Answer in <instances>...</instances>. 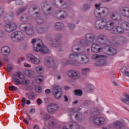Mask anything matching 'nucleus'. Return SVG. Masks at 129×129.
Masks as SVG:
<instances>
[{"label":"nucleus","mask_w":129,"mask_h":129,"mask_svg":"<svg viewBox=\"0 0 129 129\" xmlns=\"http://www.w3.org/2000/svg\"><path fill=\"white\" fill-rule=\"evenodd\" d=\"M63 38L62 35L60 33L56 34L55 38H54L55 40H57L59 42V40H61Z\"/></svg>","instance_id":"13d9d810"},{"label":"nucleus","mask_w":129,"mask_h":129,"mask_svg":"<svg viewBox=\"0 0 129 129\" xmlns=\"http://www.w3.org/2000/svg\"><path fill=\"white\" fill-rule=\"evenodd\" d=\"M80 58L83 64H88V63H89V58L85 55V54L80 53L79 59H80Z\"/></svg>","instance_id":"cd10ccee"},{"label":"nucleus","mask_w":129,"mask_h":129,"mask_svg":"<svg viewBox=\"0 0 129 129\" xmlns=\"http://www.w3.org/2000/svg\"><path fill=\"white\" fill-rule=\"evenodd\" d=\"M110 18L114 21H121V16L118 12H114L110 14Z\"/></svg>","instance_id":"5701e85b"},{"label":"nucleus","mask_w":129,"mask_h":129,"mask_svg":"<svg viewBox=\"0 0 129 129\" xmlns=\"http://www.w3.org/2000/svg\"><path fill=\"white\" fill-rule=\"evenodd\" d=\"M121 26H114L112 30V34L116 35H122L124 33V30H129V23L126 21H123L121 24Z\"/></svg>","instance_id":"7ed1b4c3"},{"label":"nucleus","mask_w":129,"mask_h":129,"mask_svg":"<svg viewBox=\"0 0 129 129\" xmlns=\"http://www.w3.org/2000/svg\"><path fill=\"white\" fill-rule=\"evenodd\" d=\"M53 5L55 8H60L61 7V9H66V3L63 0H54L53 1Z\"/></svg>","instance_id":"6ab92c4d"},{"label":"nucleus","mask_w":129,"mask_h":129,"mask_svg":"<svg viewBox=\"0 0 129 129\" xmlns=\"http://www.w3.org/2000/svg\"><path fill=\"white\" fill-rule=\"evenodd\" d=\"M93 14L95 18L99 19V18H103V17L107 16L109 14V10L107 8L101 7L99 9H95Z\"/></svg>","instance_id":"39448f33"},{"label":"nucleus","mask_w":129,"mask_h":129,"mask_svg":"<svg viewBox=\"0 0 129 129\" xmlns=\"http://www.w3.org/2000/svg\"><path fill=\"white\" fill-rule=\"evenodd\" d=\"M62 64L63 66H66V65H68V64H70L72 65V61L71 60H63L62 61Z\"/></svg>","instance_id":"5fc2aeb1"},{"label":"nucleus","mask_w":129,"mask_h":129,"mask_svg":"<svg viewBox=\"0 0 129 129\" xmlns=\"http://www.w3.org/2000/svg\"><path fill=\"white\" fill-rule=\"evenodd\" d=\"M56 18L58 20H63L67 17V12L63 10H58L56 12Z\"/></svg>","instance_id":"412c9836"},{"label":"nucleus","mask_w":129,"mask_h":129,"mask_svg":"<svg viewBox=\"0 0 129 129\" xmlns=\"http://www.w3.org/2000/svg\"><path fill=\"white\" fill-rule=\"evenodd\" d=\"M93 85L92 84H89L87 86V91L88 92H92L93 90Z\"/></svg>","instance_id":"8fccbe9b"},{"label":"nucleus","mask_w":129,"mask_h":129,"mask_svg":"<svg viewBox=\"0 0 129 129\" xmlns=\"http://www.w3.org/2000/svg\"><path fill=\"white\" fill-rule=\"evenodd\" d=\"M50 117L51 116H50V115H49L48 113H45L43 115L42 119L45 121H47V120H49V119H50Z\"/></svg>","instance_id":"603ef678"},{"label":"nucleus","mask_w":129,"mask_h":129,"mask_svg":"<svg viewBox=\"0 0 129 129\" xmlns=\"http://www.w3.org/2000/svg\"><path fill=\"white\" fill-rule=\"evenodd\" d=\"M41 8L43 12H52L53 11V8L49 7V5L45 2H43L41 4Z\"/></svg>","instance_id":"bb28decb"},{"label":"nucleus","mask_w":129,"mask_h":129,"mask_svg":"<svg viewBox=\"0 0 129 129\" xmlns=\"http://www.w3.org/2000/svg\"><path fill=\"white\" fill-rule=\"evenodd\" d=\"M106 25V19L101 18L96 21L95 27L97 30H102V29H104Z\"/></svg>","instance_id":"f8f14e48"},{"label":"nucleus","mask_w":129,"mask_h":129,"mask_svg":"<svg viewBox=\"0 0 129 129\" xmlns=\"http://www.w3.org/2000/svg\"><path fill=\"white\" fill-rule=\"evenodd\" d=\"M72 50L74 53H75V50L77 51H80V50H81V48L78 47V45L76 44L73 46Z\"/></svg>","instance_id":"864d4df0"},{"label":"nucleus","mask_w":129,"mask_h":129,"mask_svg":"<svg viewBox=\"0 0 129 129\" xmlns=\"http://www.w3.org/2000/svg\"><path fill=\"white\" fill-rule=\"evenodd\" d=\"M44 79V78L42 77V75H39L36 77V80L37 83H39V84L41 83H43V80Z\"/></svg>","instance_id":"c03bdc74"},{"label":"nucleus","mask_w":129,"mask_h":129,"mask_svg":"<svg viewBox=\"0 0 129 129\" xmlns=\"http://www.w3.org/2000/svg\"><path fill=\"white\" fill-rule=\"evenodd\" d=\"M49 27L47 26H40L36 28V32H37L38 34H45V33H47Z\"/></svg>","instance_id":"4be33fe9"},{"label":"nucleus","mask_w":129,"mask_h":129,"mask_svg":"<svg viewBox=\"0 0 129 129\" xmlns=\"http://www.w3.org/2000/svg\"><path fill=\"white\" fill-rule=\"evenodd\" d=\"M59 109H60L59 106L56 104L51 103L47 106V111L48 113H50L51 114L56 113V112L59 110Z\"/></svg>","instance_id":"ddd939ff"},{"label":"nucleus","mask_w":129,"mask_h":129,"mask_svg":"<svg viewBox=\"0 0 129 129\" xmlns=\"http://www.w3.org/2000/svg\"><path fill=\"white\" fill-rule=\"evenodd\" d=\"M9 90H11V91H16L18 89V88L15 87V86H11L9 87Z\"/></svg>","instance_id":"338daca9"},{"label":"nucleus","mask_w":129,"mask_h":129,"mask_svg":"<svg viewBox=\"0 0 129 129\" xmlns=\"http://www.w3.org/2000/svg\"><path fill=\"white\" fill-rule=\"evenodd\" d=\"M112 41L116 45H122L125 43V37L122 36H114L112 37Z\"/></svg>","instance_id":"9b49d317"},{"label":"nucleus","mask_w":129,"mask_h":129,"mask_svg":"<svg viewBox=\"0 0 129 129\" xmlns=\"http://www.w3.org/2000/svg\"><path fill=\"white\" fill-rule=\"evenodd\" d=\"M24 74L30 78H33L35 76V72L34 71L28 70L24 71Z\"/></svg>","instance_id":"c9c22d12"},{"label":"nucleus","mask_w":129,"mask_h":129,"mask_svg":"<svg viewBox=\"0 0 129 129\" xmlns=\"http://www.w3.org/2000/svg\"><path fill=\"white\" fill-rule=\"evenodd\" d=\"M55 124H56V122L54 119L50 120L48 122V126L49 127H54Z\"/></svg>","instance_id":"37998d69"},{"label":"nucleus","mask_w":129,"mask_h":129,"mask_svg":"<svg viewBox=\"0 0 129 129\" xmlns=\"http://www.w3.org/2000/svg\"><path fill=\"white\" fill-rule=\"evenodd\" d=\"M101 57H102V55L99 54H93L91 56V59L93 60H95L96 59H98V58H100Z\"/></svg>","instance_id":"4d7b16f0"},{"label":"nucleus","mask_w":129,"mask_h":129,"mask_svg":"<svg viewBox=\"0 0 129 129\" xmlns=\"http://www.w3.org/2000/svg\"><path fill=\"white\" fill-rule=\"evenodd\" d=\"M4 15H5V9L3 7H0V18L3 17Z\"/></svg>","instance_id":"e2e57ef3"},{"label":"nucleus","mask_w":129,"mask_h":129,"mask_svg":"<svg viewBox=\"0 0 129 129\" xmlns=\"http://www.w3.org/2000/svg\"><path fill=\"white\" fill-rule=\"evenodd\" d=\"M76 113V112H75V109H72L70 111V116L71 118L72 119V116H73V115H75V114Z\"/></svg>","instance_id":"69168bd1"},{"label":"nucleus","mask_w":129,"mask_h":129,"mask_svg":"<svg viewBox=\"0 0 129 129\" xmlns=\"http://www.w3.org/2000/svg\"><path fill=\"white\" fill-rule=\"evenodd\" d=\"M36 97V93H31L28 95V99H30V100H33V99H35Z\"/></svg>","instance_id":"3c124183"},{"label":"nucleus","mask_w":129,"mask_h":129,"mask_svg":"<svg viewBox=\"0 0 129 129\" xmlns=\"http://www.w3.org/2000/svg\"><path fill=\"white\" fill-rule=\"evenodd\" d=\"M120 14L125 18H129V8L126 7H122L119 10Z\"/></svg>","instance_id":"aec40b11"},{"label":"nucleus","mask_w":129,"mask_h":129,"mask_svg":"<svg viewBox=\"0 0 129 129\" xmlns=\"http://www.w3.org/2000/svg\"><path fill=\"white\" fill-rule=\"evenodd\" d=\"M85 39L87 40L90 44H93L97 41V43L102 46H111L112 42L108 39V37L104 34H99L97 36L94 33H89L85 35Z\"/></svg>","instance_id":"f257e3e1"},{"label":"nucleus","mask_w":129,"mask_h":129,"mask_svg":"<svg viewBox=\"0 0 129 129\" xmlns=\"http://www.w3.org/2000/svg\"><path fill=\"white\" fill-rule=\"evenodd\" d=\"M44 64L48 68H53V69H57V66L55 63L54 58L51 56H46L44 57Z\"/></svg>","instance_id":"0eeeda50"},{"label":"nucleus","mask_w":129,"mask_h":129,"mask_svg":"<svg viewBox=\"0 0 129 129\" xmlns=\"http://www.w3.org/2000/svg\"><path fill=\"white\" fill-rule=\"evenodd\" d=\"M82 74L85 76L88 75V74L90 73V69L89 68H84L81 69Z\"/></svg>","instance_id":"ea45409f"},{"label":"nucleus","mask_w":129,"mask_h":129,"mask_svg":"<svg viewBox=\"0 0 129 129\" xmlns=\"http://www.w3.org/2000/svg\"><path fill=\"white\" fill-rule=\"evenodd\" d=\"M11 39L14 42H22L25 39V34L21 31H16L12 34Z\"/></svg>","instance_id":"423d86ee"},{"label":"nucleus","mask_w":129,"mask_h":129,"mask_svg":"<svg viewBox=\"0 0 129 129\" xmlns=\"http://www.w3.org/2000/svg\"><path fill=\"white\" fill-rule=\"evenodd\" d=\"M15 19V14L13 12H8L4 17V21L6 24H11Z\"/></svg>","instance_id":"4468645a"},{"label":"nucleus","mask_w":129,"mask_h":129,"mask_svg":"<svg viewBox=\"0 0 129 129\" xmlns=\"http://www.w3.org/2000/svg\"><path fill=\"white\" fill-rule=\"evenodd\" d=\"M95 64L96 66H104V65L107 64V62L105 59L101 56V57L98 58V59L96 60Z\"/></svg>","instance_id":"a878e982"},{"label":"nucleus","mask_w":129,"mask_h":129,"mask_svg":"<svg viewBox=\"0 0 129 129\" xmlns=\"http://www.w3.org/2000/svg\"><path fill=\"white\" fill-rule=\"evenodd\" d=\"M35 91L37 92V93H41V92H42V88L40 86H36L35 87Z\"/></svg>","instance_id":"0e129e2a"},{"label":"nucleus","mask_w":129,"mask_h":129,"mask_svg":"<svg viewBox=\"0 0 129 129\" xmlns=\"http://www.w3.org/2000/svg\"><path fill=\"white\" fill-rule=\"evenodd\" d=\"M64 28H65V25L61 22H56L55 24L54 29L58 31H62V30H64Z\"/></svg>","instance_id":"2f4dec72"},{"label":"nucleus","mask_w":129,"mask_h":129,"mask_svg":"<svg viewBox=\"0 0 129 129\" xmlns=\"http://www.w3.org/2000/svg\"><path fill=\"white\" fill-rule=\"evenodd\" d=\"M92 7V4H86L84 6V11H88Z\"/></svg>","instance_id":"09e8293b"},{"label":"nucleus","mask_w":129,"mask_h":129,"mask_svg":"<svg viewBox=\"0 0 129 129\" xmlns=\"http://www.w3.org/2000/svg\"><path fill=\"white\" fill-rule=\"evenodd\" d=\"M7 69L8 72H12V71L14 70V67H13V65L12 64H8L7 66Z\"/></svg>","instance_id":"6e6d98bb"},{"label":"nucleus","mask_w":129,"mask_h":129,"mask_svg":"<svg viewBox=\"0 0 129 129\" xmlns=\"http://www.w3.org/2000/svg\"><path fill=\"white\" fill-rule=\"evenodd\" d=\"M116 49L112 47H109L107 49V54L109 56H114V55L116 54Z\"/></svg>","instance_id":"473e14b6"},{"label":"nucleus","mask_w":129,"mask_h":129,"mask_svg":"<svg viewBox=\"0 0 129 129\" xmlns=\"http://www.w3.org/2000/svg\"><path fill=\"white\" fill-rule=\"evenodd\" d=\"M91 50L94 53H98L101 50L99 44L97 43H92Z\"/></svg>","instance_id":"c756f323"},{"label":"nucleus","mask_w":129,"mask_h":129,"mask_svg":"<svg viewBox=\"0 0 129 129\" xmlns=\"http://www.w3.org/2000/svg\"><path fill=\"white\" fill-rule=\"evenodd\" d=\"M50 45L52 47H59L60 46V41L57 40V39H53L50 41Z\"/></svg>","instance_id":"e433bc0d"},{"label":"nucleus","mask_w":129,"mask_h":129,"mask_svg":"<svg viewBox=\"0 0 129 129\" xmlns=\"http://www.w3.org/2000/svg\"><path fill=\"white\" fill-rule=\"evenodd\" d=\"M123 125H124V121H122L117 120L113 122V126L114 128L120 129Z\"/></svg>","instance_id":"b1692460"},{"label":"nucleus","mask_w":129,"mask_h":129,"mask_svg":"<svg viewBox=\"0 0 129 129\" xmlns=\"http://www.w3.org/2000/svg\"><path fill=\"white\" fill-rule=\"evenodd\" d=\"M68 27L70 30H73L75 28V24L72 23H69L68 24Z\"/></svg>","instance_id":"052dcab7"},{"label":"nucleus","mask_w":129,"mask_h":129,"mask_svg":"<svg viewBox=\"0 0 129 129\" xmlns=\"http://www.w3.org/2000/svg\"><path fill=\"white\" fill-rule=\"evenodd\" d=\"M80 44L83 47H87L90 43L88 41L87 39L85 38H82L80 40Z\"/></svg>","instance_id":"f704fd0d"},{"label":"nucleus","mask_w":129,"mask_h":129,"mask_svg":"<svg viewBox=\"0 0 129 129\" xmlns=\"http://www.w3.org/2000/svg\"><path fill=\"white\" fill-rule=\"evenodd\" d=\"M80 56V53H74L70 54L69 55V59L71 60L72 65H74L75 66H79V63L77 61L78 59H79V57Z\"/></svg>","instance_id":"9d476101"},{"label":"nucleus","mask_w":129,"mask_h":129,"mask_svg":"<svg viewBox=\"0 0 129 129\" xmlns=\"http://www.w3.org/2000/svg\"><path fill=\"white\" fill-rule=\"evenodd\" d=\"M20 29L23 32H25L26 35L32 36L35 34V29L34 26L30 23H24L20 25Z\"/></svg>","instance_id":"20e7f679"},{"label":"nucleus","mask_w":129,"mask_h":129,"mask_svg":"<svg viewBox=\"0 0 129 129\" xmlns=\"http://www.w3.org/2000/svg\"><path fill=\"white\" fill-rule=\"evenodd\" d=\"M68 125L70 129H80V125L76 122H70Z\"/></svg>","instance_id":"c85d7f7f"},{"label":"nucleus","mask_w":129,"mask_h":129,"mask_svg":"<svg viewBox=\"0 0 129 129\" xmlns=\"http://www.w3.org/2000/svg\"><path fill=\"white\" fill-rule=\"evenodd\" d=\"M15 76L16 77H18V78H20V79H24L25 78V76H24V74L21 72H17L15 74Z\"/></svg>","instance_id":"49530a36"},{"label":"nucleus","mask_w":129,"mask_h":129,"mask_svg":"<svg viewBox=\"0 0 129 129\" xmlns=\"http://www.w3.org/2000/svg\"><path fill=\"white\" fill-rule=\"evenodd\" d=\"M121 72L123 74V75L129 77V72H127L123 69H122Z\"/></svg>","instance_id":"680f3d73"},{"label":"nucleus","mask_w":129,"mask_h":129,"mask_svg":"<svg viewBox=\"0 0 129 129\" xmlns=\"http://www.w3.org/2000/svg\"><path fill=\"white\" fill-rule=\"evenodd\" d=\"M124 97L125 98H121L120 99L121 101L124 102V103H125L126 104H127V105H129V95H125Z\"/></svg>","instance_id":"4c0bfd02"},{"label":"nucleus","mask_w":129,"mask_h":129,"mask_svg":"<svg viewBox=\"0 0 129 129\" xmlns=\"http://www.w3.org/2000/svg\"><path fill=\"white\" fill-rule=\"evenodd\" d=\"M114 22L112 20L107 21L106 19V25L104 28L108 31H111V33H112V30L114 28Z\"/></svg>","instance_id":"a211bd4d"},{"label":"nucleus","mask_w":129,"mask_h":129,"mask_svg":"<svg viewBox=\"0 0 129 129\" xmlns=\"http://www.w3.org/2000/svg\"><path fill=\"white\" fill-rule=\"evenodd\" d=\"M36 70L39 74H42V73H43V68H42V67H37Z\"/></svg>","instance_id":"bf43d9fd"},{"label":"nucleus","mask_w":129,"mask_h":129,"mask_svg":"<svg viewBox=\"0 0 129 129\" xmlns=\"http://www.w3.org/2000/svg\"><path fill=\"white\" fill-rule=\"evenodd\" d=\"M12 80L14 82V83H15V84H16V85H20V84H21L22 83H21V81L15 77H13L12 79Z\"/></svg>","instance_id":"de8ad7c7"},{"label":"nucleus","mask_w":129,"mask_h":129,"mask_svg":"<svg viewBox=\"0 0 129 129\" xmlns=\"http://www.w3.org/2000/svg\"><path fill=\"white\" fill-rule=\"evenodd\" d=\"M68 76L73 80H78L81 77L80 72L75 70H70L67 73Z\"/></svg>","instance_id":"1a4fd4ad"},{"label":"nucleus","mask_w":129,"mask_h":129,"mask_svg":"<svg viewBox=\"0 0 129 129\" xmlns=\"http://www.w3.org/2000/svg\"><path fill=\"white\" fill-rule=\"evenodd\" d=\"M20 21L21 22H23V23H26V22H29L30 20V17H29V15L27 14H22L20 16Z\"/></svg>","instance_id":"72a5a7b5"},{"label":"nucleus","mask_w":129,"mask_h":129,"mask_svg":"<svg viewBox=\"0 0 129 129\" xmlns=\"http://www.w3.org/2000/svg\"><path fill=\"white\" fill-rule=\"evenodd\" d=\"M44 46V44L42 42V40H38V43L34 44V49L36 52H41L42 48Z\"/></svg>","instance_id":"393cba45"},{"label":"nucleus","mask_w":129,"mask_h":129,"mask_svg":"<svg viewBox=\"0 0 129 129\" xmlns=\"http://www.w3.org/2000/svg\"><path fill=\"white\" fill-rule=\"evenodd\" d=\"M74 118L75 121H81L82 120V115L80 113H77L75 114Z\"/></svg>","instance_id":"79ce46f5"},{"label":"nucleus","mask_w":129,"mask_h":129,"mask_svg":"<svg viewBox=\"0 0 129 129\" xmlns=\"http://www.w3.org/2000/svg\"><path fill=\"white\" fill-rule=\"evenodd\" d=\"M1 52L4 56H8L11 53V48L8 46H5L2 48Z\"/></svg>","instance_id":"7c9ffc66"},{"label":"nucleus","mask_w":129,"mask_h":129,"mask_svg":"<svg viewBox=\"0 0 129 129\" xmlns=\"http://www.w3.org/2000/svg\"><path fill=\"white\" fill-rule=\"evenodd\" d=\"M17 29V24L15 23L8 24L5 26V30L7 33H12Z\"/></svg>","instance_id":"f3484780"},{"label":"nucleus","mask_w":129,"mask_h":129,"mask_svg":"<svg viewBox=\"0 0 129 129\" xmlns=\"http://www.w3.org/2000/svg\"><path fill=\"white\" fill-rule=\"evenodd\" d=\"M49 18L48 15L43 14L36 18V23L38 25H42V24L45 23L47 20L49 19Z\"/></svg>","instance_id":"dca6fc26"},{"label":"nucleus","mask_w":129,"mask_h":129,"mask_svg":"<svg viewBox=\"0 0 129 129\" xmlns=\"http://www.w3.org/2000/svg\"><path fill=\"white\" fill-rule=\"evenodd\" d=\"M26 10H27L26 7H23L18 9V10L16 12V16H20V15L23 14Z\"/></svg>","instance_id":"58836bf2"},{"label":"nucleus","mask_w":129,"mask_h":129,"mask_svg":"<svg viewBox=\"0 0 129 129\" xmlns=\"http://www.w3.org/2000/svg\"><path fill=\"white\" fill-rule=\"evenodd\" d=\"M16 4L18 5L19 6H22L24 3H23V1L21 0H16L15 1Z\"/></svg>","instance_id":"774afa93"},{"label":"nucleus","mask_w":129,"mask_h":129,"mask_svg":"<svg viewBox=\"0 0 129 129\" xmlns=\"http://www.w3.org/2000/svg\"><path fill=\"white\" fill-rule=\"evenodd\" d=\"M52 94L56 99H60L62 96V89L58 85H54L52 88Z\"/></svg>","instance_id":"6e6552de"},{"label":"nucleus","mask_w":129,"mask_h":129,"mask_svg":"<svg viewBox=\"0 0 129 129\" xmlns=\"http://www.w3.org/2000/svg\"><path fill=\"white\" fill-rule=\"evenodd\" d=\"M91 121L95 125H103L105 122V119L100 115V111L97 109L92 108L91 110Z\"/></svg>","instance_id":"f03ea898"},{"label":"nucleus","mask_w":129,"mask_h":129,"mask_svg":"<svg viewBox=\"0 0 129 129\" xmlns=\"http://www.w3.org/2000/svg\"><path fill=\"white\" fill-rule=\"evenodd\" d=\"M75 95L76 96H82L83 92L82 90H76L74 91Z\"/></svg>","instance_id":"a18cd8bd"},{"label":"nucleus","mask_w":129,"mask_h":129,"mask_svg":"<svg viewBox=\"0 0 129 129\" xmlns=\"http://www.w3.org/2000/svg\"><path fill=\"white\" fill-rule=\"evenodd\" d=\"M27 59L28 61H30L33 64L37 65V64H40L41 62V60L38 57L35 56V55L32 54H28L27 55Z\"/></svg>","instance_id":"2eb2a0df"},{"label":"nucleus","mask_w":129,"mask_h":129,"mask_svg":"<svg viewBox=\"0 0 129 129\" xmlns=\"http://www.w3.org/2000/svg\"><path fill=\"white\" fill-rule=\"evenodd\" d=\"M40 53H42V54H48L49 53V48L46 45H43L40 50Z\"/></svg>","instance_id":"a19ab883"}]
</instances>
